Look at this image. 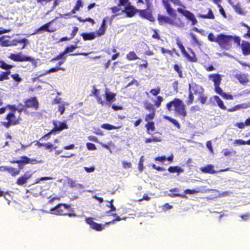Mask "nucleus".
<instances>
[{"mask_svg":"<svg viewBox=\"0 0 250 250\" xmlns=\"http://www.w3.org/2000/svg\"><path fill=\"white\" fill-rule=\"evenodd\" d=\"M162 139L160 137H152L150 138H146L145 140V143H148L151 142H161Z\"/></svg>","mask_w":250,"mask_h":250,"instance_id":"obj_35","label":"nucleus"},{"mask_svg":"<svg viewBox=\"0 0 250 250\" xmlns=\"http://www.w3.org/2000/svg\"><path fill=\"white\" fill-rule=\"evenodd\" d=\"M241 48L243 55H250V43L249 42L243 41L241 43Z\"/></svg>","mask_w":250,"mask_h":250,"instance_id":"obj_15","label":"nucleus"},{"mask_svg":"<svg viewBox=\"0 0 250 250\" xmlns=\"http://www.w3.org/2000/svg\"><path fill=\"white\" fill-rule=\"evenodd\" d=\"M53 124L57 131H62L64 129L68 128L67 125L65 122H54Z\"/></svg>","mask_w":250,"mask_h":250,"instance_id":"obj_18","label":"nucleus"},{"mask_svg":"<svg viewBox=\"0 0 250 250\" xmlns=\"http://www.w3.org/2000/svg\"><path fill=\"white\" fill-rule=\"evenodd\" d=\"M123 167L125 169L131 168L132 167V164L130 162L126 161H123L122 162Z\"/></svg>","mask_w":250,"mask_h":250,"instance_id":"obj_50","label":"nucleus"},{"mask_svg":"<svg viewBox=\"0 0 250 250\" xmlns=\"http://www.w3.org/2000/svg\"><path fill=\"white\" fill-rule=\"evenodd\" d=\"M180 48L182 53L183 54V55L187 57L188 59H189L191 61H193V58L190 57L188 52L186 51V49H185L184 46L182 45H181L180 47H179Z\"/></svg>","mask_w":250,"mask_h":250,"instance_id":"obj_29","label":"nucleus"},{"mask_svg":"<svg viewBox=\"0 0 250 250\" xmlns=\"http://www.w3.org/2000/svg\"><path fill=\"white\" fill-rule=\"evenodd\" d=\"M0 67L3 69H8L12 68L13 66L11 65H8L4 62H2Z\"/></svg>","mask_w":250,"mask_h":250,"instance_id":"obj_59","label":"nucleus"},{"mask_svg":"<svg viewBox=\"0 0 250 250\" xmlns=\"http://www.w3.org/2000/svg\"><path fill=\"white\" fill-rule=\"evenodd\" d=\"M101 127L107 130L115 129L121 128V126H115L108 124H103Z\"/></svg>","mask_w":250,"mask_h":250,"instance_id":"obj_30","label":"nucleus"},{"mask_svg":"<svg viewBox=\"0 0 250 250\" xmlns=\"http://www.w3.org/2000/svg\"><path fill=\"white\" fill-rule=\"evenodd\" d=\"M206 146L208 148V149L210 150V152L213 153V150L212 147L211 142L209 141L207 142Z\"/></svg>","mask_w":250,"mask_h":250,"instance_id":"obj_58","label":"nucleus"},{"mask_svg":"<svg viewBox=\"0 0 250 250\" xmlns=\"http://www.w3.org/2000/svg\"><path fill=\"white\" fill-rule=\"evenodd\" d=\"M235 126H237L239 128L243 129L246 126L245 123L243 122H240V123H237L235 125Z\"/></svg>","mask_w":250,"mask_h":250,"instance_id":"obj_61","label":"nucleus"},{"mask_svg":"<svg viewBox=\"0 0 250 250\" xmlns=\"http://www.w3.org/2000/svg\"><path fill=\"white\" fill-rule=\"evenodd\" d=\"M9 108L12 110V113H9L7 116L8 122H4L3 125L6 127H9L11 125H16L19 123V116L21 111H18V115L16 114V109L14 106H9Z\"/></svg>","mask_w":250,"mask_h":250,"instance_id":"obj_5","label":"nucleus"},{"mask_svg":"<svg viewBox=\"0 0 250 250\" xmlns=\"http://www.w3.org/2000/svg\"><path fill=\"white\" fill-rule=\"evenodd\" d=\"M140 15L150 21L153 22L155 21V19L153 17L151 14L146 10H141L140 11Z\"/></svg>","mask_w":250,"mask_h":250,"instance_id":"obj_19","label":"nucleus"},{"mask_svg":"<svg viewBox=\"0 0 250 250\" xmlns=\"http://www.w3.org/2000/svg\"><path fill=\"white\" fill-rule=\"evenodd\" d=\"M144 161V157L142 156L140 159L139 163V166H138V169L140 172H141L144 168V164H143Z\"/></svg>","mask_w":250,"mask_h":250,"instance_id":"obj_38","label":"nucleus"},{"mask_svg":"<svg viewBox=\"0 0 250 250\" xmlns=\"http://www.w3.org/2000/svg\"><path fill=\"white\" fill-rule=\"evenodd\" d=\"M190 36L192 39V42L193 44H196L198 45H201L202 42L201 41H199L197 38V37L193 33H190Z\"/></svg>","mask_w":250,"mask_h":250,"instance_id":"obj_31","label":"nucleus"},{"mask_svg":"<svg viewBox=\"0 0 250 250\" xmlns=\"http://www.w3.org/2000/svg\"><path fill=\"white\" fill-rule=\"evenodd\" d=\"M27 57V56L24 55L21 52L18 53L17 54H11L9 56V58L17 62L26 61Z\"/></svg>","mask_w":250,"mask_h":250,"instance_id":"obj_11","label":"nucleus"},{"mask_svg":"<svg viewBox=\"0 0 250 250\" xmlns=\"http://www.w3.org/2000/svg\"><path fill=\"white\" fill-rule=\"evenodd\" d=\"M44 146L46 149L50 150V151H52L53 148L56 149L57 147V146H54L50 143H44Z\"/></svg>","mask_w":250,"mask_h":250,"instance_id":"obj_44","label":"nucleus"},{"mask_svg":"<svg viewBox=\"0 0 250 250\" xmlns=\"http://www.w3.org/2000/svg\"><path fill=\"white\" fill-rule=\"evenodd\" d=\"M214 99L215 102L217 103V105L222 109H225L226 106L224 105L223 101L220 99V98L217 96H215L214 97Z\"/></svg>","mask_w":250,"mask_h":250,"instance_id":"obj_27","label":"nucleus"},{"mask_svg":"<svg viewBox=\"0 0 250 250\" xmlns=\"http://www.w3.org/2000/svg\"><path fill=\"white\" fill-rule=\"evenodd\" d=\"M82 2L81 0H78L77 2V4L74 7V8L72 10V12L73 13H76V11L79 10L80 7H82Z\"/></svg>","mask_w":250,"mask_h":250,"instance_id":"obj_41","label":"nucleus"},{"mask_svg":"<svg viewBox=\"0 0 250 250\" xmlns=\"http://www.w3.org/2000/svg\"><path fill=\"white\" fill-rule=\"evenodd\" d=\"M232 36H227L224 34L218 35L217 42L223 48L229 49L231 46Z\"/></svg>","mask_w":250,"mask_h":250,"instance_id":"obj_7","label":"nucleus"},{"mask_svg":"<svg viewBox=\"0 0 250 250\" xmlns=\"http://www.w3.org/2000/svg\"><path fill=\"white\" fill-rule=\"evenodd\" d=\"M59 70L64 71L65 69L63 68H62V67H56L52 68L50 69V70L47 71L46 72V73L48 74V73L56 72Z\"/></svg>","mask_w":250,"mask_h":250,"instance_id":"obj_40","label":"nucleus"},{"mask_svg":"<svg viewBox=\"0 0 250 250\" xmlns=\"http://www.w3.org/2000/svg\"><path fill=\"white\" fill-rule=\"evenodd\" d=\"M25 106L27 107L34 108L37 109L38 107V102L35 98H31L25 102Z\"/></svg>","mask_w":250,"mask_h":250,"instance_id":"obj_16","label":"nucleus"},{"mask_svg":"<svg viewBox=\"0 0 250 250\" xmlns=\"http://www.w3.org/2000/svg\"><path fill=\"white\" fill-rule=\"evenodd\" d=\"M144 107L146 110H148L149 111L155 112V109L153 107V105L149 103L146 102L144 104Z\"/></svg>","mask_w":250,"mask_h":250,"instance_id":"obj_34","label":"nucleus"},{"mask_svg":"<svg viewBox=\"0 0 250 250\" xmlns=\"http://www.w3.org/2000/svg\"><path fill=\"white\" fill-rule=\"evenodd\" d=\"M86 146L87 149L89 150H94L97 149L95 145L90 143H87L86 144Z\"/></svg>","mask_w":250,"mask_h":250,"instance_id":"obj_49","label":"nucleus"},{"mask_svg":"<svg viewBox=\"0 0 250 250\" xmlns=\"http://www.w3.org/2000/svg\"><path fill=\"white\" fill-rule=\"evenodd\" d=\"M49 25H50V23H48L45 24L44 25L38 29V31H44V30L46 31H48V32H53V31H54L53 30L50 29L49 28Z\"/></svg>","mask_w":250,"mask_h":250,"instance_id":"obj_36","label":"nucleus"},{"mask_svg":"<svg viewBox=\"0 0 250 250\" xmlns=\"http://www.w3.org/2000/svg\"><path fill=\"white\" fill-rule=\"evenodd\" d=\"M111 9L112 10V12L113 13H117V14H120L119 11H122V10L123 9H121L118 7L115 6V7H113L111 8Z\"/></svg>","mask_w":250,"mask_h":250,"instance_id":"obj_56","label":"nucleus"},{"mask_svg":"<svg viewBox=\"0 0 250 250\" xmlns=\"http://www.w3.org/2000/svg\"><path fill=\"white\" fill-rule=\"evenodd\" d=\"M198 17L203 19H213L214 16L210 8H207L206 9L202 11L197 15Z\"/></svg>","mask_w":250,"mask_h":250,"instance_id":"obj_9","label":"nucleus"},{"mask_svg":"<svg viewBox=\"0 0 250 250\" xmlns=\"http://www.w3.org/2000/svg\"><path fill=\"white\" fill-rule=\"evenodd\" d=\"M171 123H172L178 128L179 129L180 128V124L175 119H173L172 120H171Z\"/></svg>","mask_w":250,"mask_h":250,"instance_id":"obj_63","label":"nucleus"},{"mask_svg":"<svg viewBox=\"0 0 250 250\" xmlns=\"http://www.w3.org/2000/svg\"><path fill=\"white\" fill-rule=\"evenodd\" d=\"M155 112L152 111L151 113H150L148 115H147L145 118L146 121L148 122L149 120L153 119L155 116Z\"/></svg>","mask_w":250,"mask_h":250,"instance_id":"obj_48","label":"nucleus"},{"mask_svg":"<svg viewBox=\"0 0 250 250\" xmlns=\"http://www.w3.org/2000/svg\"><path fill=\"white\" fill-rule=\"evenodd\" d=\"M185 193L186 194H193L196 193H198L199 192V190H191L189 189H187L185 190Z\"/></svg>","mask_w":250,"mask_h":250,"instance_id":"obj_52","label":"nucleus"},{"mask_svg":"<svg viewBox=\"0 0 250 250\" xmlns=\"http://www.w3.org/2000/svg\"><path fill=\"white\" fill-rule=\"evenodd\" d=\"M8 73H3L0 75V81H2L4 80H7L8 79Z\"/></svg>","mask_w":250,"mask_h":250,"instance_id":"obj_54","label":"nucleus"},{"mask_svg":"<svg viewBox=\"0 0 250 250\" xmlns=\"http://www.w3.org/2000/svg\"><path fill=\"white\" fill-rule=\"evenodd\" d=\"M1 170L8 171L12 176H16L20 173L19 170H17L11 167H1Z\"/></svg>","mask_w":250,"mask_h":250,"instance_id":"obj_21","label":"nucleus"},{"mask_svg":"<svg viewBox=\"0 0 250 250\" xmlns=\"http://www.w3.org/2000/svg\"><path fill=\"white\" fill-rule=\"evenodd\" d=\"M208 39L210 42H217L218 40V36L215 37L212 33H209L208 35Z\"/></svg>","mask_w":250,"mask_h":250,"instance_id":"obj_47","label":"nucleus"},{"mask_svg":"<svg viewBox=\"0 0 250 250\" xmlns=\"http://www.w3.org/2000/svg\"><path fill=\"white\" fill-rule=\"evenodd\" d=\"M68 104L66 103H61V104L59 105V111H60L61 114H62L65 110L64 106L68 105Z\"/></svg>","mask_w":250,"mask_h":250,"instance_id":"obj_39","label":"nucleus"},{"mask_svg":"<svg viewBox=\"0 0 250 250\" xmlns=\"http://www.w3.org/2000/svg\"><path fill=\"white\" fill-rule=\"evenodd\" d=\"M204 93V88L200 85L192 83L189 84V94L187 104H191L194 98V95L198 97Z\"/></svg>","mask_w":250,"mask_h":250,"instance_id":"obj_4","label":"nucleus"},{"mask_svg":"<svg viewBox=\"0 0 250 250\" xmlns=\"http://www.w3.org/2000/svg\"><path fill=\"white\" fill-rule=\"evenodd\" d=\"M232 41H234V42L241 46V39L239 37L232 36Z\"/></svg>","mask_w":250,"mask_h":250,"instance_id":"obj_53","label":"nucleus"},{"mask_svg":"<svg viewBox=\"0 0 250 250\" xmlns=\"http://www.w3.org/2000/svg\"><path fill=\"white\" fill-rule=\"evenodd\" d=\"M126 59L129 61H134L139 59V58L137 56L134 51H130L126 57Z\"/></svg>","mask_w":250,"mask_h":250,"instance_id":"obj_26","label":"nucleus"},{"mask_svg":"<svg viewBox=\"0 0 250 250\" xmlns=\"http://www.w3.org/2000/svg\"><path fill=\"white\" fill-rule=\"evenodd\" d=\"M87 223L90 225V226L93 229H96L98 231L103 230L104 229V225L97 224L93 221L92 218H87L86 219Z\"/></svg>","mask_w":250,"mask_h":250,"instance_id":"obj_10","label":"nucleus"},{"mask_svg":"<svg viewBox=\"0 0 250 250\" xmlns=\"http://www.w3.org/2000/svg\"><path fill=\"white\" fill-rule=\"evenodd\" d=\"M174 5L179 6L175 10L171 6L168 0H162V3L166 9L168 15L170 17L159 15L158 20L161 24L167 23L177 28H183L185 26V23L178 17L176 11L182 14L191 22L192 25H195L198 22L195 15L186 9V5L180 0H169Z\"/></svg>","mask_w":250,"mask_h":250,"instance_id":"obj_1","label":"nucleus"},{"mask_svg":"<svg viewBox=\"0 0 250 250\" xmlns=\"http://www.w3.org/2000/svg\"><path fill=\"white\" fill-rule=\"evenodd\" d=\"M65 54H63V52L62 53H61L59 55H58V56H57L56 58H53L52 59L51 61V62H53L54 61H56V60H60V59H62L63 58V56L64 55H65Z\"/></svg>","mask_w":250,"mask_h":250,"instance_id":"obj_62","label":"nucleus"},{"mask_svg":"<svg viewBox=\"0 0 250 250\" xmlns=\"http://www.w3.org/2000/svg\"><path fill=\"white\" fill-rule=\"evenodd\" d=\"M150 92L154 96H156L160 92V88L158 87L156 89H152L150 90Z\"/></svg>","mask_w":250,"mask_h":250,"instance_id":"obj_51","label":"nucleus"},{"mask_svg":"<svg viewBox=\"0 0 250 250\" xmlns=\"http://www.w3.org/2000/svg\"><path fill=\"white\" fill-rule=\"evenodd\" d=\"M164 99L162 96H158L156 100L153 101L154 105L157 107H159L160 106L161 103L163 101Z\"/></svg>","mask_w":250,"mask_h":250,"instance_id":"obj_32","label":"nucleus"},{"mask_svg":"<svg viewBox=\"0 0 250 250\" xmlns=\"http://www.w3.org/2000/svg\"><path fill=\"white\" fill-rule=\"evenodd\" d=\"M223 98L227 99V100H232L233 99V96L229 94H227L226 93H223L222 95H221Z\"/></svg>","mask_w":250,"mask_h":250,"instance_id":"obj_55","label":"nucleus"},{"mask_svg":"<svg viewBox=\"0 0 250 250\" xmlns=\"http://www.w3.org/2000/svg\"><path fill=\"white\" fill-rule=\"evenodd\" d=\"M197 97H198V100H199L200 101V102L203 104H204L206 103L207 99V97L205 96V95L204 94V93L202 94H201V95L198 96Z\"/></svg>","mask_w":250,"mask_h":250,"instance_id":"obj_45","label":"nucleus"},{"mask_svg":"<svg viewBox=\"0 0 250 250\" xmlns=\"http://www.w3.org/2000/svg\"><path fill=\"white\" fill-rule=\"evenodd\" d=\"M92 94L96 96L98 102L102 105L106 104V102L111 103L116 101L115 96H116V94L111 92L109 89L107 88H105L104 91V96L105 97L106 102L102 100V97L100 96V90L94 88V90L92 91Z\"/></svg>","mask_w":250,"mask_h":250,"instance_id":"obj_3","label":"nucleus"},{"mask_svg":"<svg viewBox=\"0 0 250 250\" xmlns=\"http://www.w3.org/2000/svg\"><path fill=\"white\" fill-rule=\"evenodd\" d=\"M148 131L149 130L154 131L155 130L154 124L153 122H149L146 125Z\"/></svg>","mask_w":250,"mask_h":250,"instance_id":"obj_37","label":"nucleus"},{"mask_svg":"<svg viewBox=\"0 0 250 250\" xmlns=\"http://www.w3.org/2000/svg\"><path fill=\"white\" fill-rule=\"evenodd\" d=\"M54 179V178L51 177H42L40 178L37 179L35 180V184H38L41 181L52 180V179Z\"/></svg>","mask_w":250,"mask_h":250,"instance_id":"obj_43","label":"nucleus"},{"mask_svg":"<svg viewBox=\"0 0 250 250\" xmlns=\"http://www.w3.org/2000/svg\"><path fill=\"white\" fill-rule=\"evenodd\" d=\"M214 87L216 93L222 95L223 92L221 88L219 87V85H214Z\"/></svg>","mask_w":250,"mask_h":250,"instance_id":"obj_57","label":"nucleus"},{"mask_svg":"<svg viewBox=\"0 0 250 250\" xmlns=\"http://www.w3.org/2000/svg\"><path fill=\"white\" fill-rule=\"evenodd\" d=\"M26 61L30 62L32 63V64L35 67H37L38 66L37 61L33 58H31L30 57H27Z\"/></svg>","mask_w":250,"mask_h":250,"instance_id":"obj_42","label":"nucleus"},{"mask_svg":"<svg viewBox=\"0 0 250 250\" xmlns=\"http://www.w3.org/2000/svg\"><path fill=\"white\" fill-rule=\"evenodd\" d=\"M167 109L171 111L174 110L176 115L185 117L187 115L186 105L179 99L175 98L173 101L167 104Z\"/></svg>","mask_w":250,"mask_h":250,"instance_id":"obj_2","label":"nucleus"},{"mask_svg":"<svg viewBox=\"0 0 250 250\" xmlns=\"http://www.w3.org/2000/svg\"><path fill=\"white\" fill-rule=\"evenodd\" d=\"M222 153L223 154V155L225 156H227L229 155L230 154V151L228 149H227V148H225V149H223L222 150Z\"/></svg>","mask_w":250,"mask_h":250,"instance_id":"obj_64","label":"nucleus"},{"mask_svg":"<svg viewBox=\"0 0 250 250\" xmlns=\"http://www.w3.org/2000/svg\"><path fill=\"white\" fill-rule=\"evenodd\" d=\"M68 208L69 206L67 205L61 204L52 209L51 210L56 211V213H54V214L57 215H63L65 214L63 210L67 209Z\"/></svg>","mask_w":250,"mask_h":250,"instance_id":"obj_14","label":"nucleus"},{"mask_svg":"<svg viewBox=\"0 0 250 250\" xmlns=\"http://www.w3.org/2000/svg\"><path fill=\"white\" fill-rule=\"evenodd\" d=\"M236 78L239 80L241 83H246L249 82L248 75L246 74H237Z\"/></svg>","mask_w":250,"mask_h":250,"instance_id":"obj_23","label":"nucleus"},{"mask_svg":"<svg viewBox=\"0 0 250 250\" xmlns=\"http://www.w3.org/2000/svg\"><path fill=\"white\" fill-rule=\"evenodd\" d=\"M232 7L234 9L236 12L238 13L239 14H243V11L241 8L240 4L239 3H237L236 4L232 5Z\"/></svg>","mask_w":250,"mask_h":250,"instance_id":"obj_33","label":"nucleus"},{"mask_svg":"<svg viewBox=\"0 0 250 250\" xmlns=\"http://www.w3.org/2000/svg\"><path fill=\"white\" fill-rule=\"evenodd\" d=\"M209 79L214 82V85H220L222 80L221 77L218 74H210L208 76Z\"/></svg>","mask_w":250,"mask_h":250,"instance_id":"obj_17","label":"nucleus"},{"mask_svg":"<svg viewBox=\"0 0 250 250\" xmlns=\"http://www.w3.org/2000/svg\"><path fill=\"white\" fill-rule=\"evenodd\" d=\"M218 6L219 7V11L220 14L224 17L226 18V15L225 12V11L223 7L219 4H218Z\"/></svg>","mask_w":250,"mask_h":250,"instance_id":"obj_60","label":"nucleus"},{"mask_svg":"<svg viewBox=\"0 0 250 250\" xmlns=\"http://www.w3.org/2000/svg\"><path fill=\"white\" fill-rule=\"evenodd\" d=\"M32 176V174L29 172L25 173L23 175L20 176L17 180L16 183L20 186H23L27 183V181Z\"/></svg>","mask_w":250,"mask_h":250,"instance_id":"obj_13","label":"nucleus"},{"mask_svg":"<svg viewBox=\"0 0 250 250\" xmlns=\"http://www.w3.org/2000/svg\"><path fill=\"white\" fill-rule=\"evenodd\" d=\"M84 40H92L94 39L96 36V33L95 32L88 33H83L82 34Z\"/></svg>","mask_w":250,"mask_h":250,"instance_id":"obj_24","label":"nucleus"},{"mask_svg":"<svg viewBox=\"0 0 250 250\" xmlns=\"http://www.w3.org/2000/svg\"><path fill=\"white\" fill-rule=\"evenodd\" d=\"M213 165L210 164L205 167H201L200 170L204 173L213 174L216 172V171L213 169Z\"/></svg>","mask_w":250,"mask_h":250,"instance_id":"obj_22","label":"nucleus"},{"mask_svg":"<svg viewBox=\"0 0 250 250\" xmlns=\"http://www.w3.org/2000/svg\"><path fill=\"white\" fill-rule=\"evenodd\" d=\"M42 162H43L42 160L39 161H37L35 159H30V158H28L27 157L24 156V157L21 158V160H18V161H14L12 163H18V164L22 163V164H33L34 165V164H37V163H42Z\"/></svg>","mask_w":250,"mask_h":250,"instance_id":"obj_12","label":"nucleus"},{"mask_svg":"<svg viewBox=\"0 0 250 250\" xmlns=\"http://www.w3.org/2000/svg\"><path fill=\"white\" fill-rule=\"evenodd\" d=\"M106 19H104L103 21L102 25L101 27L99 29L98 31L95 32L96 33V36H101L104 35L105 34V32L106 30Z\"/></svg>","mask_w":250,"mask_h":250,"instance_id":"obj_20","label":"nucleus"},{"mask_svg":"<svg viewBox=\"0 0 250 250\" xmlns=\"http://www.w3.org/2000/svg\"><path fill=\"white\" fill-rule=\"evenodd\" d=\"M77 47V46L75 45H71L69 47H67L65 50L63 52V54H67L68 53L71 52Z\"/></svg>","mask_w":250,"mask_h":250,"instance_id":"obj_46","label":"nucleus"},{"mask_svg":"<svg viewBox=\"0 0 250 250\" xmlns=\"http://www.w3.org/2000/svg\"><path fill=\"white\" fill-rule=\"evenodd\" d=\"M233 144L234 146H242L245 145H250V139L246 141L242 139H236L233 141Z\"/></svg>","mask_w":250,"mask_h":250,"instance_id":"obj_25","label":"nucleus"},{"mask_svg":"<svg viewBox=\"0 0 250 250\" xmlns=\"http://www.w3.org/2000/svg\"><path fill=\"white\" fill-rule=\"evenodd\" d=\"M168 170L169 172L174 173L175 172L181 173L184 171V170L179 167H170L168 168Z\"/></svg>","mask_w":250,"mask_h":250,"instance_id":"obj_28","label":"nucleus"},{"mask_svg":"<svg viewBox=\"0 0 250 250\" xmlns=\"http://www.w3.org/2000/svg\"><path fill=\"white\" fill-rule=\"evenodd\" d=\"M128 0H115L118 6H123L122 12H125L128 17H133L135 13V9L128 2Z\"/></svg>","mask_w":250,"mask_h":250,"instance_id":"obj_6","label":"nucleus"},{"mask_svg":"<svg viewBox=\"0 0 250 250\" xmlns=\"http://www.w3.org/2000/svg\"><path fill=\"white\" fill-rule=\"evenodd\" d=\"M0 41L3 46H6L16 45L18 43H21L23 44L22 48H24L25 44L28 43V41L27 39L10 40L9 38L4 36L0 38Z\"/></svg>","mask_w":250,"mask_h":250,"instance_id":"obj_8","label":"nucleus"}]
</instances>
